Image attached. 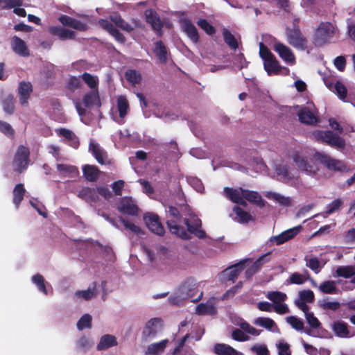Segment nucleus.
I'll return each instance as SVG.
<instances>
[{
  "mask_svg": "<svg viewBox=\"0 0 355 355\" xmlns=\"http://www.w3.org/2000/svg\"><path fill=\"white\" fill-rule=\"evenodd\" d=\"M259 55L263 61V67L269 76L288 74L289 70L279 64L270 51L262 43H259Z\"/></svg>",
  "mask_w": 355,
  "mask_h": 355,
  "instance_id": "f257e3e1",
  "label": "nucleus"
},
{
  "mask_svg": "<svg viewBox=\"0 0 355 355\" xmlns=\"http://www.w3.org/2000/svg\"><path fill=\"white\" fill-rule=\"evenodd\" d=\"M198 292V284L189 279L183 282L168 300L171 304H180L184 299L193 297Z\"/></svg>",
  "mask_w": 355,
  "mask_h": 355,
  "instance_id": "f03ea898",
  "label": "nucleus"
},
{
  "mask_svg": "<svg viewBox=\"0 0 355 355\" xmlns=\"http://www.w3.org/2000/svg\"><path fill=\"white\" fill-rule=\"evenodd\" d=\"M232 322L235 325H237L241 328L240 329H235L232 331V338L234 340L245 342L250 340L249 335L259 336L261 334V330H259L252 327L242 318H235Z\"/></svg>",
  "mask_w": 355,
  "mask_h": 355,
  "instance_id": "7ed1b4c3",
  "label": "nucleus"
},
{
  "mask_svg": "<svg viewBox=\"0 0 355 355\" xmlns=\"http://www.w3.org/2000/svg\"><path fill=\"white\" fill-rule=\"evenodd\" d=\"M182 212L185 216L184 223L187 227L188 232L195 234L199 239L205 238L206 234L204 230L200 229L202 225L200 219L198 218L188 206L184 207Z\"/></svg>",
  "mask_w": 355,
  "mask_h": 355,
  "instance_id": "20e7f679",
  "label": "nucleus"
},
{
  "mask_svg": "<svg viewBox=\"0 0 355 355\" xmlns=\"http://www.w3.org/2000/svg\"><path fill=\"white\" fill-rule=\"evenodd\" d=\"M167 225L172 234L183 239H189L188 232L178 224L180 218V212L175 207H169L167 211Z\"/></svg>",
  "mask_w": 355,
  "mask_h": 355,
  "instance_id": "39448f33",
  "label": "nucleus"
},
{
  "mask_svg": "<svg viewBox=\"0 0 355 355\" xmlns=\"http://www.w3.org/2000/svg\"><path fill=\"white\" fill-rule=\"evenodd\" d=\"M336 32L334 24L330 22H321L314 35V43L322 46L331 42Z\"/></svg>",
  "mask_w": 355,
  "mask_h": 355,
  "instance_id": "423d86ee",
  "label": "nucleus"
},
{
  "mask_svg": "<svg viewBox=\"0 0 355 355\" xmlns=\"http://www.w3.org/2000/svg\"><path fill=\"white\" fill-rule=\"evenodd\" d=\"M313 136L316 140L324 142L332 147L341 148L345 146V141L331 131L316 130L313 132Z\"/></svg>",
  "mask_w": 355,
  "mask_h": 355,
  "instance_id": "0eeeda50",
  "label": "nucleus"
},
{
  "mask_svg": "<svg viewBox=\"0 0 355 355\" xmlns=\"http://www.w3.org/2000/svg\"><path fill=\"white\" fill-rule=\"evenodd\" d=\"M29 150L24 146H19L15 154L12 161V168L17 172L26 170L29 164Z\"/></svg>",
  "mask_w": 355,
  "mask_h": 355,
  "instance_id": "6e6552de",
  "label": "nucleus"
},
{
  "mask_svg": "<svg viewBox=\"0 0 355 355\" xmlns=\"http://www.w3.org/2000/svg\"><path fill=\"white\" fill-rule=\"evenodd\" d=\"M313 158L322 164L329 170L335 171H345L347 170V166L343 162L334 159L327 154L315 153Z\"/></svg>",
  "mask_w": 355,
  "mask_h": 355,
  "instance_id": "1a4fd4ad",
  "label": "nucleus"
},
{
  "mask_svg": "<svg viewBox=\"0 0 355 355\" xmlns=\"http://www.w3.org/2000/svg\"><path fill=\"white\" fill-rule=\"evenodd\" d=\"M129 110V104L127 99L120 96L116 100V108L112 110V117L118 123H123L124 118Z\"/></svg>",
  "mask_w": 355,
  "mask_h": 355,
  "instance_id": "9d476101",
  "label": "nucleus"
},
{
  "mask_svg": "<svg viewBox=\"0 0 355 355\" xmlns=\"http://www.w3.org/2000/svg\"><path fill=\"white\" fill-rule=\"evenodd\" d=\"M273 50L286 64L289 65L295 64V56L288 46L281 42H275L273 44Z\"/></svg>",
  "mask_w": 355,
  "mask_h": 355,
  "instance_id": "9b49d317",
  "label": "nucleus"
},
{
  "mask_svg": "<svg viewBox=\"0 0 355 355\" xmlns=\"http://www.w3.org/2000/svg\"><path fill=\"white\" fill-rule=\"evenodd\" d=\"M297 116L301 123L315 125L319 122V119L314 108L302 107L297 112Z\"/></svg>",
  "mask_w": 355,
  "mask_h": 355,
  "instance_id": "f8f14e48",
  "label": "nucleus"
},
{
  "mask_svg": "<svg viewBox=\"0 0 355 355\" xmlns=\"http://www.w3.org/2000/svg\"><path fill=\"white\" fill-rule=\"evenodd\" d=\"M301 230V225H298L293 228L288 229L287 230L284 231L279 235L270 237L269 239V242L273 243L277 245H281L293 239L297 234L300 233Z\"/></svg>",
  "mask_w": 355,
  "mask_h": 355,
  "instance_id": "ddd939ff",
  "label": "nucleus"
},
{
  "mask_svg": "<svg viewBox=\"0 0 355 355\" xmlns=\"http://www.w3.org/2000/svg\"><path fill=\"white\" fill-rule=\"evenodd\" d=\"M10 45L12 51L21 57L30 55V50L26 42L20 37L15 35L10 39Z\"/></svg>",
  "mask_w": 355,
  "mask_h": 355,
  "instance_id": "4468645a",
  "label": "nucleus"
},
{
  "mask_svg": "<svg viewBox=\"0 0 355 355\" xmlns=\"http://www.w3.org/2000/svg\"><path fill=\"white\" fill-rule=\"evenodd\" d=\"M245 261H242L236 264H234L220 273V278L224 282H234L238 277L240 272L244 269V264Z\"/></svg>",
  "mask_w": 355,
  "mask_h": 355,
  "instance_id": "2eb2a0df",
  "label": "nucleus"
},
{
  "mask_svg": "<svg viewBox=\"0 0 355 355\" xmlns=\"http://www.w3.org/2000/svg\"><path fill=\"white\" fill-rule=\"evenodd\" d=\"M144 220L147 227L152 232L159 236L164 234V228L157 215L150 213L146 214L144 216Z\"/></svg>",
  "mask_w": 355,
  "mask_h": 355,
  "instance_id": "dca6fc26",
  "label": "nucleus"
},
{
  "mask_svg": "<svg viewBox=\"0 0 355 355\" xmlns=\"http://www.w3.org/2000/svg\"><path fill=\"white\" fill-rule=\"evenodd\" d=\"M117 209L121 213L132 216H136L139 212V208L135 201L132 198L128 197L121 199Z\"/></svg>",
  "mask_w": 355,
  "mask_h": 355,
  "instance_id": "f3484780",
  "label": "nucleus"
},
{
  "mask_svg": "<svg viewBox=\"0 0 355 355\" xmlns=\"http://www.w3.org/2000/svg\"><path fill=\"white\" fill-rule=\"evenodd\" d=\"M89 150L99 164H107L110 163L107 153L94 139L90 140Z\"/></svg>",
  "mask_w": 355,
  "mask_h": 355,
  "instance_id": "a211bd4d",
  "label": "nucleus"
},
{
  "mask_svg": "<svg viewBox=\"0 0 355 355\" xmlns=\"http://www.w3.org/2000/svg\"><path fill=\"white\" fill-rule=\"evenodd\" d=\"M323 80L327 87L336 94L341 101H345V98L347 95V90L343 83L340 81L332 83L327 78H324Z\"/></svg>",
  "mask_w": 355,
  "mask_h": 355,
  "instance_id": "6ab92c4d",
  "label": "nucleus"
},
{
  "mask_svg": "<svg viewBox=\"0 0 355 355\" xmlns=\"http://www.w3.org/2000/svg\"><path fill=\"white\" fill-rule=\"evenodd\" d=\"M287 40L290 44L297 49L304 50L306 48L307 41L298 30L288 33Z\"/></svg>",
  "mask_w": 355,
  "mask_h": 355,
  "instance_id": "aec40b11",
  "label": "nucleus"
},
{
  "mask_svg": "<svg viewBox=\"0 0 355 355\" xmlns=\"http://www.w3.org/2000/svg\"><path fill=\"white\" fill-rule=\"evenodd\" d=\"M275 171L277 179L284 182H290L297 178L296 171L291 170L286 165H277Z\"/></svg>",
  "mask_w": 355,
  "mask_h": 355,
  "instance_id": "412c9836",
  "label": "nucleus"
},
{
  "mask_svg": "<svg viewBox=\"0 0 355 355\" xmlns=\"http://www.w3.org/2000/svg\"><path fill=\"white\" fill-rule=\"evenodd\" d=\"M33 92V87L30 82L21 81L19 83L18 87L19 103L23 106H27L28 99Z\"/></svg>",
  "mask_w": 355,
  "mask_h": 355,
  "instance_id": "4be33fe9",
  "label": "nucleus"
},
{
  "mask_svg": "<svg viewBox=\"0 0 355 355\" xmlns=\"http://www.w3.org/2000/svg\"><path fill=\"white\" fill-rule=\"evenodd\" d=\"M244 191L245 189L241 187L236 189L225 187L224 188V194L233 202L245 205L246 203L243 200Z\"/></svg>",
  "mask_w": 355,
  "mask_h": 355,
  "instance_id": "5701e85b",
  "label": "nucleus"
},
{
  "mask_svg": "<svg viewBox=\"0 0 355 355\" xmlns=\"http://www.w3.org/2000/svg\"><path fill=\"white\" fill-rule=\"evenodd\" d=\"M293 159L298 168L308 175H314L318 170L313 164L308 162L299 154H295Z\"/></svg>",
  "mask_w": 355,
  "mask_h": 355,
  "instance_id": "b1692460",
  "label": "nucleus"
},
{
  "mask_svg": "<svg viewBox=\"0 0 355 355\" xmlns=\"http://www.w3.org/2000/svg\"><path fill=\"white\" fill-rule=\"evenodd\" d=\"M182 30L187 34L188 37L195 44L199 41V35L197 28L191 21L182 19L180 22Z\"/></svg>",
  "mask_w": 355,
  "mask_h": 355,
  "instance_id": "393cba45",
  "label": "nucleus"
},
{
  "mask_svg": "<svg viewBox=\"0 0 355 355\" xmlns=\"http://www.w3.org/2000/svg\"><path fill=\"white\" fill-rule=\"evenodd\" d=\"M253 323L255 325L265 328L271 332L277 334L280 333V330L276 322L270 318L259 317L254 320Z\"/></svg>",
  "mask_w": 355,
  "mask_h": 355,
  "instance_id": "a878e982",
  "label": "nucleus"
},
{
  "mask_svg": "<svg viewBox=\"0 0 355 355\" xmlns=\"http://www.w3.org/2000/svg\"><path fill=\"white\" fill-rule=\"evenodd\" d=\"M83 104L85 107L101 105L98 89L90 90L85 94L83 98Z\"/></svg>",
  "mask_w": 355,
  "mask_h": 355,
  "instance_id": "bb28decb",
  "label": "nucleus"
},
{
  "mask_svg": "<svg viewBox=\"0 0 355 355\" xmlns=\"http://www.w3.org/2000/svg\"><path fill=\"white\" fill-rule=\"evenodd\" d=\"M231 217L239 223H246L253 220V218L250 213L238 206L234 207Z\"/></svg>",
  "mask_w": 355,
  "mask_h": 355,
  "instance_id": "cd10ccee",
  "label": "nucleus"
},
{
  "mask_svg": "<svg viewBox=\"0 0 355 355\" xmlns=\"http://www.w3.org/2000/svg\"><path fill=\"white\" fill-rule=\"evenodd\" d=\"M49 32L57 35L60 40H71L75 37V32L59 26H53L49 28Z\"/></svg>",
  "mask_w": 355,
  "mask_h": 355,
  "instance_id": "c85d7f7f",
  "label": "nucleus"
},
{
  "mask_svg": "<svg viewBox=\"0 0 355 355\" xmlns=\"http://www.w3.org/2000/svg\"><path fill=\"white\" fill-rule=\"evenodd\" d=\"M98 24L103 28L108 31L117 42L124 43L125 37L110 22L105 19H101L99 20Z\"/></svg>",
  "mask_w": 355,
  "mask_h": 355,
  "instance_id": "c756f323",
  "label": "nucleus"
},
{
  "mask_svg": "<svg viewBox=\"0 0 355 355\" xmlns=\"http://www.w3.org/2000/svg\"><path fill=\"white\" fill-rule=\"evenodd\" d=\"M56 168L59 174L62 177L75 178L79 174L78 168L72 165L58 164Z\"/></svg>",
  "mask_w": 355,
  "mask_h": 355,
  "instance_id": "7c9ffc66",
  "label": "nucleus"
},
{
  "mask_svg": "<svg viewBox=\"0 0 355 355\" xmlns=\"http://www.w3.org/2000/svg\"><path fill=\"white\" fill-rule=\"evenodd\" d=\"M32 282L37 286L38 290L44 294L48 295L52 292L51 285L44 281V277L41 275L37 274L33 275L32 277Z\"/></svg>",
  "mask_w": 355,
  "mask_h": 355,
  "instance_id": "2f4dec72",
  "label": "nucleus"
},
{
  "mask_svg": "<svg viewBox=\"0 0 355 355\" xmlns=\"http://www.w3.org/2000/svg\"><path fill=\"white\" fill-rule=\"evenodd\" d=\"M83 173L87 181L94 182L98 178L101 171L96 166L86 164L83 166Z\"/></svg>",
  "mask_w": 355,
  "mask_h": 355,
  "instance_id": "473e14b6",
  "label": "nucleus"
},
{
  "mask_svg": "<svg viewBox=\"0 0 355 355\" xmlns=\"http://www.w3.org/2000/svg\"><path fill=\"white\" fill-rule=\"evenodd\" d=\"M78 196L87 202H96L98 200L97 189L83 188L78 192Z\"/></svg>",
  "mask_w": 355,
  "mask_h": 355,
  "instance_id": "72a5a7b5",
  "label": "nucleus"
},
{
  "mask_svg": "<svg viewBox=\"0 0 355 355\" xmlns=\"http://www.w3.org/2000/svg\"><path fill=\"white\" fill-rule=\"evenodd\" d=\"M55 132L59 136L63 137L67 139L71 146L74 148H78L79 141L73 132L65 128L56 129Z\"/></svg>",
  "mask_w": 355,
  "mask_h": 355,
  "instance_id": "f704fd0d",
  "label": "nucleus"
},
{
  "mask_svg": "<svg viewBox=\"0 0 355 355\" xmlns=\"http://www.w3.org/2000/svg\"><path fill=\"white\" fill-rule=\"evenodd\" d=\"M216 355H239V352L229 345L217 343L214 347Z\"/></svg>",
  "mask_w": 355,
  "mask_h": 355,
  "instance_id": "c9c22d12",
  "label": "nucleus"
},
{
  "mask_svg": "<svg viewBox=\"0 0 355 355\" xmlns=\"http://www.w3.org/2000/svg\"><path fill=\"white\" fill-rule=\"evenodd\" d=\"M246 200L251 203H253L259 207H263L265 201L261 198V196L256 191L245 190L243 200Z\"/></svg>",
  "mask_w": 355,
  "mask_h": 355,
  "instance_id": "e433bc0d",
  "label": "nucleus"
},
{
  "mask_svg": "<svg viewBox=\"0 0 355 355\" xmlns=\"http://www.w3.org/2000/svg\"><path fill=\"white\" fill-rule=\"evenodd\" d=\"M168 343L167 339L161 340L159 343H152L148 345L146 354L150 355H157L163 352Z\"/></svg>",
  "mask_w": 355,
  "mask_h": 355,
  "instance_id": "4c0bfd02",
  "label": "nucleus"
},
{
  "mask_svg": "<svg viewBox=\"0 0 355 355\" xmlns=\"http://www.w3.org/2000/svg\"><path fill=\"white\" fill-rule=\"evenodd\" d=\"M266 196L268 199L273 200L283 206H291L292 205V200L289 197L282 196L275 192H267Z\"/></svg>",
  "mask_w": 355,
  "mask_h": 355,
  "instance_id": "58836bf2",
  "label": "nucleus"
},
{
  "mask_svg": "<svg viewBox=\"0 0 355 355\" xmlns=\"http://www.w3.org/2000/svg\"><path fill=\"white\" fill-rule=\"evenodd\" d=\"M159 322L160 321L156 318L148 321L143 331L144 336L146 337L154 336L157 333Z\"/></svg>",
  "mask_w": 355,
  "mask_h": 355,
  "instance_id": "ea45409f",
  "label": "nucleus"
},
{
  "mask_svg": "<svg viewBox=\"0 0 355 355\" xmlns=\"http://www.w3.org/2000/svg\"><path fill=\"white\" fill-rule=\"evenodd\" d=\"M318 288L325 294H336L338 291L336 282L333 280L323 282L318 286Z\"/></svg>",
  "mask_w": 355,
  "mask_h": 355,
  "instance_id": "a19ab883",
  "label": "nucleus"
},
{
  "mask_svg": "<svg viewBox=\"0 0 355 355\" xmlns=\"http://www.w3.org/2000/svg\"><path fill=\"white\" fill-rule=\"evenodd\" d=\"M81 79L90 88V90L98 89L99 80L97 76L89 73H83Z\"/></svg>",
  "mask_w": 355,
  "mask_h": 355,
  "instance_id": "79ce46f5",
  "label": "nucleus"
},
{
  "mask_svg": "<svg viewBox=\"0 0 355 355\" xmlns=\"http://www.w3.org/2000/svg\"><path fill=\"white\" fill-rule=\"evenodd\" d=\"M196 311L198 315H212L215 313L216 309L213 302L209 300L206 303L200 304L196 307Z\"/></svg>",
  "mask_w": 355,
  "mask_h": 355,
  "instance_id": "37998d69",
  "label": "nucleus"
},
{
  "mask_svg": "<svg viewBox=\"0 0 355 355\" xmlns=\"http://www.w3.org/2000/svg\"><path fill=\"white\" fill-rule=\"evenodd\" d=\"M97 294L96 286L94 285L85 291H78L75 293V297L78 300H89Z\"/></svg>",
  "mask_w": 355,
  "mask_h": 355,
  "instance_id": "c03bdc74",
  "label": "nucleus"
},
{
  "mask_svg": "<svg viewBox=\"0 0 355 355\" xmlns=\"http://www.w3.org/2000/svg\"><path fill=\"white\" fill-rule=\"evenodd\" d=\"M13 199L12 202L15 205L16 208H18L20 202L24 198V196L26 193V189H24L23 184H17L13 189Z\"/></svg>",
  "mask_w": 355,
  "mask_h": 355,
  "instance_id": "a18cd8bd",
  "label": "nucleus"
},
{
  "mask_svg": "<svg viewBox=\"0 0 355 355\" xmlns=\"http://www.w3.org/2000/svg\"><path fill=\"white\" fill-rule=\"evenodd\" d=\"M117 343L116 338L112 335H105L101 337L99 343L97 345V349L99 350L106 349L112 346L116 345Z\"/></svg>",
  "mask_w": 355,
  "mask_h": 355,
  "instance_id": "49530a36",
  "label": "nucleus"
},
{
  "mask_svg": "<svg viewBox=\"0 0 355 355\" xmlns=\"http://www.w3.org/2000/svg\"><path fill=\"white\" fill-rule=\"evenodd\" d=\"M266 297L272 302L274 305L284 302L287 299V295L284 293L277 291L268 292Z\"/></svg>",
  "mask_w": 355,
  "mask_h": 355,
  "instance_id": "de8ad7c7",
  "label": "nucleus"
},
{
  "mask_svg": "<svg viewBox=\"0 0 355 355\" xmlns=\"http://www.w3.org/2000/svg\"><path fill=\"white\" fill-rule=\"evenodd\" d=\"M269 253L262 255L260 257L252 266V267L248 269L245 272V275L248 277L253 275L260 268L261 266L266 262L268 261L267 257H268Z\"/></svg>",
  "mask_w": 355,
  "mask_h": 355,
  "instance_id": "09e8293b",
  "label": "nucleus"
},
{
  "mask_svg": "<svg viewBox=\"0 0 355 355\" xmlns=\"http://www.w3.org/2000/svg\"><path fill=\"white\" fill-rule=\"evenodd\" d=\"M333 330L335 334L341 338H347L349 336V332L347 326L343 322H336L333 324Z\"/></svg>",
  "mask_w": 355,
  "mask_h": 355,
  "instance_id": "8fccbe9b",
  "label": "nucleus"
},
{
  "mask_svg": "<svg viewBox=\"0 0 355 355\" xmlns=\"http://www.w3.org/2000/svg\"><path fill=\"white\" fill-rule=\"evenodd\" d=\"M125 77L128 83L132 85H138L141 82V73L135 69H128L125 73Z\"/></svg>",
  "mask_w": 355,
  "mask_h": 355,
  "instance_id": "3c124183",
  "label": "nucleus"
},
{
  "mask_svg": "<svg viewBox=\"0 0 355 355\" xmlns=\"http://www.w3.org/2000/svg\"><path fill=\"white\" fill-rule=\"evenodd\" d=\"M306 274H308L307 271H305L304 274H301L297 272H293L286 280V284H303L307 279Z\"/></svg>",
  "mask_w": 355,
  "mask_h": 355,
  "instance_id": "603ef678",
  "label": "nucleus"
},
{
  "mask_svg": "<svg viewBox=\"0 0 355 355\" xmlns=\"http://www.w3.org/2000/svg\"><path fill=\"white\" fill-rule=\"evenodd\" d=\"M225 42L232 49L238 48V42L235 37L227 30L223 28L222 31Z\"/></svg>",
  "mask_w": 355,
  "mask_h": 355,
  "instance_id": "864d4df0",
  "label": "nucleus"
},
{
  "mask_svg": "<svg viewBox=\"0 0 355 355\" xmlns=\"http://www.w3.org/2000/svg\"><path fill=\"white\" fill-rule=\"evenodd\" d=\"M154 52L157 56L159 62H165L166 61V49L161 41L157 42L155 44Z\"/></svg>",
  "mask_w": 355,
  "mask_h": 355,
  "instance_id": "5fc2aeb1",
  "label": "nucleus"
},
{
  "mask_svg": "<svg viewBox=\"0 0 355 355\" xmlns=\"http://www.w3.org/2000/svg\"><path fill=\"white\" fill-rule=\"evenodd\" d=\"M306 266L316 274L318 273L323 266L318 258L316 257H305Z\"/></svg>",
  "mask_w": 355,
  "mask_h": 355,
  "instance_id": "6e6d98bb",
  "label": "nucleus"
},
{
  "mask_svg": "<svg viewBox=\"0 0 355 355\" xmlns=\"http://www.w3.org/2000/svg\"><path fill=\"white\" fill-rule=\"evenodd\" d=\"M110 19L115 24L116 26L128 32H130L133 29L132 27L126 23L118 14L114 13L112 15L110 16Z\"/></svg>",
  "mask_w": 355,
  "mask_h": 355,
  "instance_id": "4d7b16f0",
  "label": "nucleus"
},
{
  "mask_svg": "<svg viewBox=\"0 0 355 355\" xmlns=\"http://www.w3.org/2000/svg\"><path fill=\"white\" fill-rule=\"evenodd\" d=\"M336 277L349 278L355 275V269L352 266H339L336 270Z\"/></svg>",
  "mask_w": 355,
  "mask_h": 355,
  "instance_id": "13d9d810",
  "label": "nucleus"
},
{
  "mask_svg": "<svg viewBox=\"0 0 355 355\" xmlns=\"http://www.w3.org/2000/svg\"><path fill=\"white\" fill-rule=\"evenodd\" d=\"M119 220L122 223L125 229L129 230L133 234L136 235H140L143 234L141 229L135 223H132L130 220H126L123 217H120Z\"/></svg>",
  "mask_w": 355,
  "mask_h": 355,
  "instance_id": "bf43d9fd",
  "label": "nucleus"
},
{
  "mask_svg": "<svg viewBox=\"0 0 355 355\" xmlns=\"http://www.w3.org/2000/svg\"><path fill=\"white\" fill-rule=\"evenodd\" d=\"M304 316L307 323L312 329H316L320 328L321 323L314 315L313 313L308 311L304 314Z\"/></svg>",
  "mask_w": 355,
  "mask_h": 355,
  "instance_id": "052dcab7",
  "label": "nucleus"
},
{
  "mask_svg": "<svg viewBox=\"0 0 355 355\" xmlns=\"http://www.w3.org/2000/svg\"><path fill=\"white\" fill-rule=\"evenodd\" d=\"M3 110L8 114L13 113L15 108V98L12 96H8L3 101Z\"/></svg>",
  "mask_w": 355,
  "mask_h": 355,
  "instance_id": "680f3d73",
  "label": "nucleus"
},
{
  "mask_svg": "<svg viewBox=\"0 0 355 355\" xmlns=\"http://www.w3.org/2000/svg\"><path fill=\"white\" fill-rule=\"evenodd\" d=\"M278 355H291L290 345L284 340H279L276 343Z\"/></svg>",
  "mask_w": 355,
  "mask_h": 355,
  "instance_id": "e2e57ef3",
  "label": "nucleus"
},
{
  "mask_svg": "<svg viewBox=\"0 0 355 355\" xmlns=\"http://www.w3.org/2000/svg\"><path fill=\"white\" fill-rule=\"evenodd\" d=\"M286 322L297 331H302L304 329V323L300 318L295 316H289L286 318Z\"/></svg>",
  "mask_w": 355,
  "mask_h": 355,
  "instance_id": "0e129e2a",
  "label": "nucleus"
},
{
  "mask_svg": "<svg viewBox=\"0 0 355 355\" xmlns=\"http://www.w3.org/2000/svg\"><path fill=\"white\" fill-rule=\"evenodd\" d=\"M92 323V316L89 314H84L77 322V328L83 330L85 328H90Z\"/></svg>",
  "mask_w": 355,
  "mask_h": 355,
  "instance_id": "69168bd1",
  "label": "nucleus"
},
{
  "mask_svg": "<svg viewBox=\"0 0 355 355\" xmlns=\"http://www.w3.org/2000/svg\"><path fill=\"white\" fill-rule=\"evenodd\" d=\"M250 351L257 355H269L270 354L265 344H254L250 347Z\"/></svg>",
  "mask_w": 355,
  "mask_h": 355,
  "instance_id": "338daca9",
  "label": "nucleus"
},
{
  "mask_svg": "<svg viewBox=\"0 0 355 355\" xmlns=\"http://www.w3.org/2000/svg\"><path fill=\"white\" fill-rule=\"evenodd\" d=\"M320 306L323 310L336 311L340 308V304L336 301L323 300L320 302Z\"/></svg>",
  "mask_w": 355,
  "mask_h": 355,
  "instance_id": "774afa93",
  "label": "nucleus"
}]
</instances>
